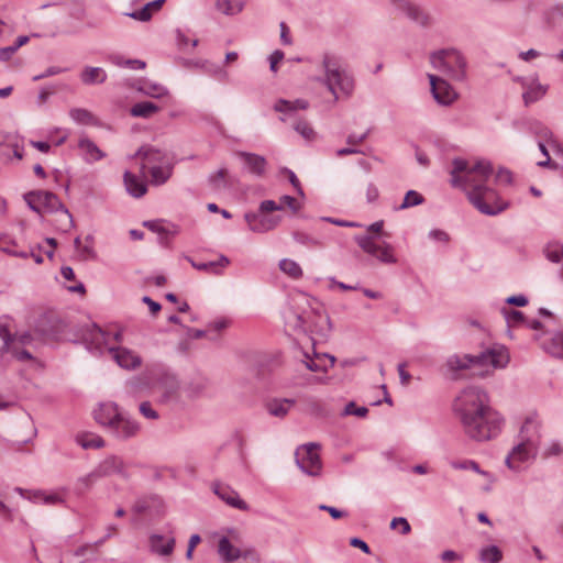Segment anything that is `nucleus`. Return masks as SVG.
Wrapping results in <instances>:
<instances>
[{"label": "nucleus", "mask_w": 563, "mask_h": 563, "mask_svg": "<svg viewBox=\"0 0 563 563\" xmlns=\"http://www.w3.org/2000/svg\"><path fill=\"white\" fill-rule=\"evenodd\" d=\"M512 174L506 168H499L494 175L490 162L479 159L474 163L455 158L452 163L451 184L465 192L470 202L482 213L496 216L507 208L495 184L508 185Z\"/></svg>", "instance_id": "1"}, {"label": "nucleus", "mask_w": 563, "mask_h": 563, "mask_svg": "<svg viewBox=\"0 0 563 563\" xmlns=\"http://www.w3.org/2000/svg\"><path fill=\"white\" fill-rule=\"evenodd\" d=\"M454 411L465 434L474 441H489L501 432L504 418L490 406L487 393L479 387L463 389L455 398Z\"/></svg>", "instance_id": "2"}, {"label": "nucleus", "mask_w": 563, "mask_h": 563, "mask_svg": "<svg viewBox=\"0 0 563 563\" xmlns=\"http://www.w3.org/2000/svg\"><path fill=\"white\" fill-rule=\"evenodd\" d=\"M80 338L89 353L101 356L108 352L122 368L135 369L142 364V358L135 351L118 345L123 338L120 329H101L96 324H90L81 330Z\"/></svg>", "instance_id": "3"}, {"label": "nucleus", "mask_w": 563, "mask_h": 563, "mask_svg": "<svg viewBox=\"0 0 563 563\" xmlns=\"http://www.w3.org/2000/svg\"><path fill=\"white\" fill-rule=\"evenodd\" d=\"M321 73L312 79L323 85L338 101L350 98L355 88V80L351 71L342 65L341 58L332 53H324L320 62Z\"/></svg>", "instance_id": "4"}, {"label": "nucleus", "mask_w": 563, "mask_h": 563, "mask_svg": "<svg viewBox=\"0 0 563 563\" xmlns=\"http://www.w3.org/2000/svg\"><path fill=\"white\" fill-rule=\"evenodd\" d=\"M291 302L296 310L287 317L288 323H291L290 318H292V327L295 329L324 334L329 329L330 319L317 299L309 297L305 292H299L291 298Z\"/></svg>", "instance_id": "5"}, {"label": "nucleus", "mask_w": 563, "mask_h": 563, "mask_svg": "<svg viewBox=\"0 0 563 563\" xmlns=\"http://www.w3.org/2000/svg\"><path fill=\"white\" fill-rule=\"evenodd\" d=\"M509 362L508 351L504 346H494L481 352L478 355H452L448 358L446 365L450 371L459 372L470 368L473 375H484L483 367L503 368Z\"/></svg>", "instance_id": "6"}, {"label": "nucleus", "mask_w": 563, "mask_h": 563, "mask_svg": "<svg viewBox=\"0 0 563 563\" xmlns=\"http://www.w3.org/2000/svg\"><path fill=\"white\" fill-rule=\"evenodd\" d=\"M432 67L456 82H465L468 75V63L465 55L453 47L442 48L430 55Z\"/></svg>", "instance_id": "7"}, {"label": "nucleus", "mask_w": 563, "mask_h": 563, "mask_svg": "<svg viewBox=\"0 0 563 563\" xmlns=\"http://www.w3.org/2000/svg\"><path fill=\"white\" fill-rule=\"evenodd\" d=\"M308 107L309 102L305 99H278L274 104V110L282 114L280 120L283 122H287L288 120L294 119V130L306 141H313L317 136V133L311 124L303 118H297V111L306 110Z\"/></svg>", "instance_id": "8"}, {"label": "nucleus", "mask_w": 563, "mask_h": 563, "mask_svg": "<svg viewBox=\"0 0 563 563\" xmlns=\"http://www.w3.org/2000/svg\"><path fill=\"white\" fill-rule=\"evenodd\" d=\"M242 533L236 528H227L219 536L218 554L224 562H233L240 558H246L247 552L243 550Z\"/></svg>", "instance_id": "9"}, {"label": "nucleus", "mask_w": 563, "mask_h": 563, "mask_svg": "<svg viewBox=\"0 0 563 563\" xmlns=\"http://www.w3.org/2000/svg\"><path fill=\"white\" fill-rule=\"evenodd\" d=\"M357 245L369 256L374 257L382 264L393 265L398 263L395 255L394 246L385 241L377 242L369 234L356 235Z\"/></svg>", "instance_id": "10"}, {"label": "nucleus", "mask_w": 563, "mask_h": 563, "mask_svg": "<svg viewBox=\"0 0 563 563\" xmlns=\"http://www.w3.org/2000/svg\"><path fill=\"white\" fill-rule=\"evenodd\" d=\"M318 443H307L296 450L295 457L299 468L309 476H318L322 470Z\"/></svg>", "instance_id": "11"}, {"label": "nucleus", "mask_w": 563, "mask_h": 563, "mask_svg": "<svg viewBox=\"0 0 563 563\" xmlns=\"http://www.w3.org/2000/svg\"><path fill=\"white\" fill-rule=\"evenodd\" d=\"M538 446L533 442H526L516 438L515 445L505 459L506 466L516 473L522 471V465L537 456Z\"/></svg>", "instance_id": "12"}, {"label": "nucleus", "mask_w": 563, "mask_h": 563, "mask_svg": "<svg viewBox=\"0 0 563 563\" xmlns=\"http://www.w3.org/2000/svg\"><path fill=\"white\" fill-rule=\"evenodd\" d=\"M428 78L432 97L438 104L450 107L459 99L457 91L446 79L432 74Z\"/></svg>", "instance_id": "13"}, {"label": "nucleus", "mask_w": 563, "mask_h": 563, "mask_svg": "<svg viewBox=\"0 0 563 563\" xmlns=\"http://www.w3.org/2000/svg\"><path fill=\"white\" fill-rule=\"evenodd\" d=\"M24 200L27 206L37 213L43 211L53 212L64 208L58 197L49 191L29 192L24 195Z\"/></svg>", "instance_id": "14"}, {"label": "nucleus", "mask_w": 563, "mask_h": 563, "mask_svg": "<svg viewBox=\"0 0 563 563\" xmlns=\"http://www.w3.org/2000/svg\"><path fill=\"white\" fill-rule=\"evenodd\" d=\"M97 474L102 477L119 476L121 478L129 477V466L124 460L117 455H109L103 459L96 467Z\"/></svg>", "instance_id": "15"}, {"label": "nucleus", "mask_w": 563, "mask_h": 563, "mask_svg": "<svg viewBox=\"0 0 563 563\" xmlns=\"http://www.w3.org/2000/svg\"><path fill=\"white\" fill-rule=\"evenodd\" d=\"M516 80L521 85L523 89L522 98L526 106L539 101L548 91V86L542 85L539 81L537 75L529 77H518Z\"/></svg>", "instance_id": "16"}, {"label": "nucleus", "mask_w": 563, "mask_h": 563, "mask_svg": "<svg viewBox=\"0 0 563 563\" xmlns=\"http://www.w3.org/2000/svg\"><path fill=\"white\" fill-rule=\"evenodd\" d=\"M244 220L251 231L255 233H265L274 230L280 222L279 216H268L265 213L247 212Z\"/></svg>", "instance_id": "17"}, {"label": "nucleus", "mask_w": 563, "mask_h": 563, "mask_svg": "<svg viewBox=\"0 0 563 563\" xmlns=\"http://www.w3.org/2000/svg\"><path fill=\"white\" fill-rule=\"evenodd\" d=\"M135 157L141 161V172L145 174L152 166L159 165L163 161H172L173 157L165 151L155 148L151 145L142 146Z\"/></svg>", "instance_id": "18"}, {"label": "nucleus", "mask_w": 563, "mask_h": 563, "mask_svg": "<svg viewBox=\"0 0 563 563\" xmlns=\"http://www.w3.org/2000/svg\"><path fill=\"white\" fill-rule=\"evenodd\" d=\"M234 156L242 163L243 169L247 173L263 177L266 173L267 161L264 156L245 151L234 152Z\"/></svg>", "instance_id": "19"}, {"label": "nucleus", "mask_w": 563, "mask_h": 563, "mask_svg": "<svg viewBox=\"0 0 563 563\" xmlns=\"http://www.w3.org/2000/svg\"><path fill=\"white\" fill-rule=\"evenodd\" d=\"M108 431L113 437L125 440L133 438L139 433L140 424L137 421L121 411L119 417L115 419L113 427H110Z\"/></svg>", "instance_id": "20"}, {"label": "nucleus", "mask_w": 563, "mask_h": 563, "mask_svg": "<svg viewBox=\"0 0 563 563\" xmlns=\"http://www.w3.org/2000/svg\"><path fill=\"white\" fill-rule=\"evenodd\" d=\"M541 424L542 421L537 412L528 413L520 427L517 439L539 445Z\"/></svg>", "instance_id": "21"}, {"label": "nucleus", "mask_w": 563, "mask_h": 563, "mask_svg": "<svg viewBox=\"0 0 563 563\" xmlns=\"http://www.w3.org/2000/svg\"><path fill=\"white\" fill-rule=\"evenodd\" d=\"M15 492L23 498L34 503L44 505H59L64 504L65 499L59 493H47L45 490H27L21 487H16Z\"/></svg>", "instance_id": "22"}, {"label": "nucleus", "mask_w": 563, "mask_h": 563, "mask_svg": "<svg viewBox=\"0 0 563 563\" xmlns=\"http://www.w3.org/2000/svg\"><path fill=\"white\" fill-rule=\"evenodd\" d=\"M213 493L223 500L230 507L236 508L239 510H247V504L240 498L238 492H235L232 487L221 483H214L212 486Z\"/></svg>", "instance_id": "23"}, {"label": "nucleus", "mask_w": 563, "mask_h": 563, "mask_svg": "<svg viewBox=\"0 0 563 563\" xmlns=\"http://www.w3.org/2000/svg\"><path fill=\"white\" fill-rule=\"evenodd\" d=\"M121 413L119 407L114 402H102L93 410V418L100 426L109 430L113 427L115 419Z\"/></svg>", "instance_id": "24"}, {"label": "nucleus", "mask_w": 563, "mask_h": 563, "mask_svg": "<svg viewBox=\"0 0 563 563\" xmlns=\"http://www.w3.org/2000/svg\"><path fill=\"white\" fill-rule=\"evenodd\" d=\"M302 363L311 372H327L330 367L334 365L335 358L329 354H319L313 352L312 355L305 352L302 353Z\"/></svg>", "instance_id": "25"}, {"label": "nucleus", "mask_w": 563, "mask_h": 563, "mask_svg": "<svg viewBox=\"0 0 563 563\" xmlns=\"http://www.w3.org/2000/svg\"><path fill=\"white\" fill-rule=\"evenodd\" d=\"M450 466L456 471H473L485 477V479L487 481V485L484 488L485 490H489L492 484L495 482V476L492 473L482 470L479 467V464L474 460H452L450 461Z\"/></svg>", "instance_id": "26"}, {"label": "nucleus", "mask_w": 563, "mask_h": 563, "mask_svg": "<svg viewBox=\"0 0 563 563\" xmlns=\"http://www.w3.org/2000/svg\"><path fill=\"white\" fill-rule=\"evenodd\" d=\"M544 335L543 332L536 335V340L540 341L542 349L555 357L563 358V332H558L550 339H543Z\"/></svg>", "instance_id": "27"}, {"label": "nucleus", "mask_w": 563, "mask_h": 563, "mask_svg": "<svg viewBox=\"0 0 563 563\" xmlns=\"http://www.w3.org/2000/svg\"><path fill=\"white\" fill-rule=\"evenodd\" d=\"M150 549L153 553L168 556L173 553L175 547V539H166L162 534L153 533L148 538Z\"/></svg>", "instance_id": "28"}, {"label": "nucleus", "mask_w": 563, "mask_h": 563, "mask_svg": "<svg viewBox=\"0 0 563 563\" xmlns=\"http://www.w3.org/2000/svg\"><path fill=\"white\" fill-rule=\"evenodd\" d=\"M174 162L163 161L162 164L152 166L151 169L146 170L151 177V184L159 186L165 184L172 176Z\"/></svg>", "instance_id": "29"}, {"label": "nucleus", "mask_w": 563, "mask_h": 563, "mask_svg": "<svg viewBox=\"0 0 563 563\" xmlns=\"http://www.w3.org/2000/svg\"><path fill=\"white\" fill-rule=\"evenodd\" d=\"M191 266L201 272H208L213 275H222L224 268L230 265V258L225 255H220L217 261L197 263L189 258Z\"/></svg>", "instance_id": "30"}, {"label": "nucleus", "mask_w": 563, "mask_h": 563, "mask_svg": "<svg viewBox=\"0 0 563 563\" xmlns=\"http://www.w3.org/2000/svg\"><path fill=\"white\" fill-rule=\"evenodd\" d=\"M123 183L128 194L134 198H141L147 191L146 184L131 172L124 173Z\"/></svg>", "instance_id": "31"}, {"label": "nucleus", "mask_w": 563, "mask_h": 563, "mask_svg": "<svg viewBox=\"0 0 563 563\" xmlns=\"http://www.w3.org/2000/svg\"><path fill=\"white\" fill-rule=\"evenodd\" d=\"M178 388L177 378L170 374H164L157 383V389L162 391V401L164 402L174 399Z\"/></svg>", "instance_id": "32"}, {"label": "nucleus", "mask_w": 563, "mask_h": 563, "mask_svg": "<svg viewBox=\"0 0 563 563\" xmlns=\"http://www.w3.org/2000/svg\"><path fill=\"white\" fill-rule=\"evenodd\" d=\"M135 89L144 96L161 99L168 95L167 88L148 79H141L136 82Z\"/></svg>", "instance_id": "33"}, {"label": "nucleus", "mask_w": 563, "mask_h": 563, "mask_svg": "<svg viewBox=\"0 0 563 563\" xmlns=\"http://www.w3.org/2000/svg\"><path fill=\"white\" fill-rule=\"evenodd\" d=\"M79 77L84 85H100L107 80L108 75L101 67L85 66Z\"/></svg>", "instance_id": "34"}, {"label": "nucleus", "mask_w": 563, "mask_h": 563, "mask_svg": "<svg viewBox=\"0 0 563 563\" xmlns=\"http://www.w3.org/2000/svg\"><path fill=\"white\" fill-rule=\"evenodd\" d=\"M78 146L84 154L85 161L88 163H93L104 157V153L88 137L80 139Z\"/></svg>", "instance_id": "35"}, {"label": "nucleus", "mask_w": 563, "mask_h": 563, "mask_svg": "<svg viewBox=\"0 0 563 563\" xmlns=\"http://www.w3.org/2000/svg\"><path fill=\"white\" fill-rule=\"evenodd\" d=\"M75 441L85 450L101 449L104 446V440L92 432H79L76 434Z\"/></svg>", "instance_id": "36"}, {"label": "nucleus", "mask_w": 563, "mask_h": 563, "mask_svg": "<svg viewBox=\"0 0 563 563\" xmlns=\"http://www.w3.org/2000/svg\"><path fill=\"white\" fill-rule=\"evenodd\" d=\"M165 3V0H154L148 3H146L142 9L133 11L132 13H129L128 15L134 20L146 22L151 20L153 14L161 10L163 4Z\"/></svg>", "instance_id": "37"}, {"label": "nucleus", "mask_w": 563, "mask_h": 563, "mask_svg": "<svg viewBox=\"0 0 563 563\" xmlns=\"http://www.w3.org/2000/svg\"><path fill=\"white\" fill-rule=\"evenodd\" d=\"M100 479V476L97 474V471L93 468L90 473L80 476L77 478L74 493L77 496H82L86 492L90 490L97 481Z\"/></svg>", "instance_id": "38"}, {"label": "nucleus", "mask_w": 563, "mask_h": 563, "mask_svg": "<svg viewBox=\"0 0 563 563\" xmlns=\"http://www.w3.org/2000/svg\"><path fill=\"white\" fill-rule=\"evenodd\" d=\"M294 405V399H273L267 402V410L274 417L284 418Z\"/></svg>", "instance_id": "39"}, {"label": "nucleus", "mask_w": 563, "mask_h": 563, "mask_svg": "<svg viewBox=\"0 0 563 563\" xmlns=\"http://www.w3.org/2000/svg\"><path fill=\"white\" fill-rule=\"evenodd\" d=\"M69 117L77 123L81 125H99L98 118L87 109L84 108H73L69 110Z\"/></svg>", "instance_id": "40"}, {"label": "nucleus", "mask_w": 563, "mask_h": 563, "mask_svg": "<svg viewBox=\"0 0 563 563\" xmlns=\"http://www.w3.org/2000/svg\"><path fill=\"white\" fill-rule=\"evenodd\" d=\"M208 183L214 191H221L230 188L231 184L228 169L223 167L211 174L208 178Z\"/></svg>", "instance_id": "41"}, {"label": "nucleus", "mask_w": 563, "mask_h": 563, "mask_svg": "<svg viewBox=\"0 0 563 563\" xmlns=\"http://www.w3.org/2000/svg\"><path fill=\"white\" fill-rule=\"evenodd\" d=\"M542 253L549 262L560 264L563 262V243L550 241L543 246Z\"/></svg>", "instance_id": "42"}, {"label": "nucleus", "mask_w": 563, "mask_h": 563, "mask_svg": "<svg viewBox=\"0 0 563 563\" xmlns=\"http://www.w3.org/2000/svg\"><path fill=\"white\" fill-rule=\"evenodd\" d=\"M406 13L409 19L422 26H428L431 24L430 15L417 4L408 3L406 7Z\"/></svg>", "instance_id": "43"}, {"label": "nucleus", "mask_w": 563, "mask_h": 563, "mask_svg": "<svg viewBox=\"0 0 563 563\" xmlns=\"http://www.w3.org/2000/svg\"><path fill=\"white\" fill-rule=\"evenodd\" d=\"M158 110H159V108L155 103L150 102V101H142V102L135 103L131 108L130 113L132 117H135V118L147 119V118H151L153 114H155Z\"/></svg>", "instance_id": "44"}, {"label": "nucleus", "mask_w": 563, "mask_h": 563, "mask_svg": "<svg viewBox=\"0 0 563 563\" xmlns=\"http://www.w3.org/2000/svg\"><path fill=\"white\" fill-rule=\"evenodd\" d=\"M108 60L118 67H124V68H130V69L145 68V62L140 60V59L125 58L124 56H122L120 54L109 55Z\"/></svg>", "instance_id": "45"}, {"label": "nucleus", "mask_w": 563, "mask_h": 563, "mask_svg": "<svg viewBox=\"0 0 563 563\" xmlns=\"http://www.w3.org/2000/svg\"><path fill=\"white\" fill-rule=\"evenodd\" d=\"M217 10L225 15H235L243 10L242 0H217Z\"/></svg>", "instance_id": "46"}, {"label": "nucleus", "mask_w": 563, "mask_h": 563, "mask_svg": "<svg viewBox=\"0 0 563 563\" xmlns=\"http://www.w3.org/2000/svg\"><path fill=\"white\" fill-rule=\"evenodd\" d=\"M279 269L292 279H299L302 277L303 272L300 265L290 258H283L279 264Z\"/></svg>", "instance_id": "47"}, {"label": "nucleus", "mask_w": 563, "mask_h": 563, "mask_svg": "<svg viewBox=\"0 0 563 563\" xmlns=\"http://www.w3.org/2000/svg\"><path fill=\"white\" fill-rule=\"evenodd\" d=\"M503 559V553L496 545H488L481 550L479 560L483 563H498Z\"/></svg>", "instance_id": "48"}, {"label": "nucleus", "mask_w": 563, "mask_h": 563, "mask_svg": "<svg viewBox=\"0 0 563 563\" xmlns=\"http://www.w3.org/2000/svg\"><path fill=\"white\" fill-rule=\"evenodd\" d=\"M424 198L421 194L416 190H409L406 192L404 200L396 210H405L423 203Z\"/></svg>", "instance_id": "49"}, {"label": "nucleus", "mask_w": 563, "mask_h": 563, "mask_svg": "<svg viewBox=\"0 0 563 563\" xmlns=\"http://www.w3.org/2000/svg\"><path fill=\"white\" fill-rule=\"evenodd\" d=\"M292 239L297 243L308 246V247H311V249H318V247L323 246L322 242L319 239H317L308 233H305V232H300V231L294 232Z\"/></svg>", "instance_id": "50"}, {"label": "nucleus", "mask_w": 563, "mask_h": 563, "mask_svg": "<svg viewBox=\"0 0 563 563\" xmlns=\"http://www.w3.org/2000/svg\"><path fill=\"white\" fill-rule=\"evenodd\" d=\"M536 134L539 137V141L547 142L551 146H554L558 144V141H556L553 132L551 131V129H549L548 126H545L543 124H539L536 128Z\"/></svg>", "instance_id": "51"}, {"label": "nucleus", "mask_w": 563, "mask_h": 563, "mask_svg": "<svg viewBox=\"0 0 563 563\" xmlns=\"http://www.w3.org/2000/svg\"><path fill=\"white\" fill-rule=\"evenodd\" d=\"M144 225L151 231L158 233L162 239L176 233L175 231H170L166 228L162 221H145Z\"/></svg>", "instance_id": "52"}, {"label": "nucleus", "mask_w": 563, "mask_h": 563, "mask_svg": "<svg viewBox=\"0 0 563 563\" xmlns=\"http://www.w3.org/2000/svg\"><path fill=\"white\" fill-rule=\"evenodd\" d=\"M206 73L211 75L213 78H216L220 82H228V80H229V73L222 66L208 65L206 67Z\"/></svg>", "instance_id": "53"}, {"label": "nucleus", "mask_w": 563, "mask_h": 563, "mask_svg": "<svg viewBox=\"0 0 563 563\" xmlns=\"http://www.w3.org/2000/svg\"><path fill=\"white\" fill-rule=\"evenodd\" d=\"M368 412L366 407H358L354 401H350L346 404L343 410V416H356L360 418H364Z\"/></svg>", "instance_id": "54"}, {"label": "nucleus", "mask_w": 563, "mask_h": 563, "mask_svg": "<svg viewBox=\"0 0 563 563\" xmlns=\"http://www.w3.org/2000/svg\"><path fill=\"white\" fill-rule=\"evenodd\" d=\"M398 527L401 528L400 533L406 536L409 534L411 531V526L408 522V520L404 517H395L390 521V529H397Z\"/></svg>", "instance_id": "55"}, {"label": "nucleus", "mask_w": 563, "mask_h": 563, "mask_svg": "<svg viewBox=\"0 0 563 563\" xmlns=\"http://www.w3.org/2000/svg\"><path fill=\"white\" fill-rule=\"evenodd\" d=\"M506 320L509 325L525 324L526 317L517 310L505 311Z\"/></svg>", "instance_id": "56"}, {"label": "nucleus", "mask_w": 563, "mask_h": 563, "mask_svg": "<svg viewBox=\"0 0 563 563\" xmlns=\"http://www.w3.org/2000/svg\"><path fill=\"white\" fill-rule=\"evenodd\" d=\"M8 352L12 353V355L18 361H21V362L35 361L34 357L32 356V354L27 350L20 349L19 346H15V345H11V350H9Z\"/></svg>", "instance_id": "57"}, {"label": "nucleus", "mask_w": 563, "mask_h": 563, "mask_svg": "<svg viewBox=\"0 0 563 563\" xmlns=\"http://www.w3.org/2000/svg\"><path fill=\"white\" fill-rule=\"evenodd\" d=\"M140 412L146 419H151V420L158 419L157 411L152 407L151 402H148V401H144L140 405Z\"/></svg>", "instance_id": "58"}, {"label": "nucleus", "mask_w": 563, "mask_h": 563, "mask_svg": "<svg viewBox=\"0 0 563 563\" xmlns=\"http://www.w3.org/2000/svg\"><path fill=\"white\" fill-rule=\"evenodd\" d=\"M0 338L3 341V346L1 349V352L4 353V351L11 350V343H12L13 335H11L9 329L3 324H0Z\"/></svg>", "instance_id": "59"}, {"label": "nucleus", "mask_w": 563, "mask_h": 563, "mask_svg": "<svg viewBox=\"0 0 563 563\" xmlns=\"http://www.w3.org/2000/svg\"><path fill=\"white\" fill-rule=\"evenodd\" d=\"M32 340H33V336L29 332L14 334L11 345H15L19 347H20V345L24 346V345L30 344L32 342Z\"/></svg>", "instance_id": "60"}, {"label": "nucleus", "mask_w": 563, "mask_h": 563, "mask_svg": "<svg viewBox=\"0 0 563 563\" xmlns=\"http://www.w3.org/2000/svg\"><path fill=\"white\" fill-rule=\"evenodd\" d=\"M277 210H283V206L278 205L274 200H264L260 205V212L261 213H268Z\"/></svg>", "instance_id": "61"}, {"label": "nucleus", "mask_w": 563, "mask_h": 563, "mask_svg": "<svg viewBox=\"0 0 563 563\" xmlns=\"http://www.w3.org/2000/svg\"><path fill=\"white\" fill-rule=\"evenodd\" d=\"M278 205H282L283 209L288 207L292 212H297L300 208L297 200L294 197L287 195L280 197Z\"/></svg>", "instance_id": "62"}, {"label": "nucleus", "mask_w": 563, "mask_h": 563, "mask_svg": "<svg viewBox=\"0 0 563 563\" xmlns=\"http://www.w3.org/2000/svg\"><path fill=\"white\" fill-rule=\"evenodd\" d=\"M428 235H429V239H431L432 241L440 242V243H448L450 240L449 234L445 231L440 230V229L431 230Z\"/></svg>", "instance_id": "63"}, {"label": "nucleus", "mask_w": 563, "mask_h": 563, "mask_svg": "<svg viewBox=\"0 0 563 563\" xmlns=\"http://www.w3.org/2000/svg\"><path fill=\"white\" fill-rule=\"evenodd\" d=\"M284 53L279 49L273 52L269 56V68L273 73L277 71V65L284 59Z\"/></svg>", "instance_id": "64"}]
</instances>
